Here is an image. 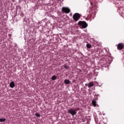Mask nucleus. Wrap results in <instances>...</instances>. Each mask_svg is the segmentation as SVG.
<instances>
[{
  "label": "nucleus",
  "instance_id": "423d86ee",
  "mask_svg": "<svg viewBox=\"0 0 124 124\" xmlns=\"http://www.w3.org/2000/svg\"><path fill=\"white\" fill-rule=\"evenodd\" d=\"M10 88H12V89H13V88H14V87H15V83L14 82V81H12L10 82Z\"/></svg>",
  "mask_w": 124,
  "mask_h": 124
},
{
  "label": "nucleus",
  "instance_id": "2eb2a0df",
  "mask_svg": "<svg viewBox=\"0 0 124 124\" xmlns=\"http://www.w3.org/2000/svg\"><path fill=\"white\" fill-rule=\"evenodd\" d=\"M85 86H86V87H87V86H88V84H85Z\"/></svg>",
  "mask_w": 124,
  "mask_h": 124
},
{
  "label": "nucleus",
  "instance_id": "f8f14e48",
  "mask_svg": "<svg viewBox=\"0 0 124 124\" xmlns=\"http://www.w3.org/2000/svg\"><path fill=\"white\" fill-rule=\"evenodd\" d=\"M86 47L88 49H90V48L92 47V45H91L90 44H87Z\"/></svg>",
  "mask_w": 124,
  "mask_h": 124
},
{
  "label": "nucleus",
  "instance_id": "6e6552de",
  "mask_svg": "<svg viewBox=\"0 0 124 124\" xmlns=\"http://www.w3.org/2000/svg\"><path fill=\"white\" fill-rule=\"evenodd\" d=\"M92 105H93L94 107H96V101L95 100H92Z\"/></svg>",
  "mask_w": 124,
  "mask_h": 124
},
{
  "label": "nucleus",
  "instance_id": "9b49d317",
  "mask_svg": "<svg viewBox=\"0 0 124 124\" xmlns=\"http://www.w3.org/2000/svg\"><path fill=\"white\" fill-rule=\"evenodd\" d=\"M5 121H6V119H5V118L0 119V123H4V122H5Z\"/></svg>",
  "mask_w": 124,
  "mask_h": 124
},
{
  "label": "nucleus",
  "instance_id": "ddd939ff",
  "mask_svg": "<svg viewBox=\"0 0 124 124\" xmlns=\"http://www.w3.org/2000/svg\"><path fill=\"white\" fill-rule=\"evenodd\" d=\"M62 67L65 68V69H68V68H69L68 66H67L66 64L64 65L63 66H62Z\"/></svg>",
  "mask_w": 124,
  "mask_h": 124
},
{
  "label": "nucleus",
  "instance_id": "1a4fd4ad",
  "mask_svg": "<svg viewBox=\"0 0 124 124\" xmlns=\"http://www.w3.org/2000/svg\"><path fill=\"white\" fill-rule=\"evenodd\" d=\"M93 82H89V83L88 84V87L89 88H92V87H93Z\"/></svg>",
  "mask_w": 124,
  "mask_h": 124
},
{
  "label": "nucleus",
  "instance_id": "f257e3e1",
  "mask_svg": "<svg viewBox=\"0 0 124 124\" xmlns=\"http://www.w3.org/2000/svg\"><path fill=\"white\" fill-rule=\"evenodd\" d=\"M78 25L81 29H86L88 27V24H87L86 21H79L78 22Z\"/></svg>",
  "mask_w": 124,
  "mask_h": 124
},
{
  "label": "nucleus",
  "instance_id": "9d476101",
  "mask_svg": "<svg viewBox=\"0 0 124 124\" xmlns=\"http://www.w3.org/2000/svg\"><path fill=\"white\" fill-rule=\"evenodd\" d=\"M57 79V76L55 75L52 76L51 78V80H53V81H55V80Z\"/></svg>",
  "mask_w": 124,
  "mask_h": 124
},
{
  "label": "nucleus",
  "instance_id": "7ed1b4c3",
  "mask_svg": "<svg viewBox=\"0 0 124 124\" xmlns=\"http://www.w3.org/2000/svg\"><path fill=\"white\" fill-rule=\"evenodd\" d=\"M62 11L63 13H66L68 14L70 13V9L67 7H63L62 9Z\"/></svg>",
  "mask_w": 124,
  "mask_h": 124
},
{
  "label": "nucleus",
  "instance_id": "0eeeda50",
  "mask_svg": "<svg viewBox=\"0 0 124 124\" xmlns=\"http://www.w3.org/2000/svg\"><path fill=\"white\" fill-rule=\"evenodd\" d=\"M64 84H66V85H68V84H70L71 82L68 79H65L64 80Z\"/></svg>",
  "mask_w": 124,
  "mask_h": 124
},
{
  "label": "nucleus",
  "instance_id": "39448f33",
  "mask_svg": "<svg viewBox=\"0 0 124 124\" xmlns=\"http://www.w3.org/2000/svg\"><path fill=\"white\" fill-rule=\"evenodd\" d=\"M124 43H119L117 45L118 50H123L124 49Z\"/></svg>",
  "mask_w": 124,
  "mask_h": 124
},
{
  "label": "nucleus",
  "instance_id": "f03ea898",
  "mask_svg": "<svg viewBox=\"0 0 124 124\" xmlns=\"http://www.w3.org/2000/svg\"><path fill=\"white\" fill-rule=\"evenodd\" d=\"M81 18V15L80 14L77 13L74 14L73 16V19L75 21V22H77L78 21H79L80 20V18Z\"/></svg>",
  "mask_w": 124,
  "mask_h": 124
},
{
  "label": "nucleus",
  "instance_id": "20e7f679",
  "mask_svg": "<svg viewBox=\"0 0 124 124\" xmlns=\"http://www.w3.org/2000/svg\"><path fill=\"white\" fill-rule=\"evenodd\" d=\"M68 113H69V114H71L72 116H75V115L77 114V112H76V110L72 108L69 109L68 111Z\"/></svg>",
  "mask_w": 124,
  "mask_h": 124
},
{
  "label": "nucleus",
  "instance_id": "4468645a",
  "mask_svg": "<svg viewBox=\"0 0 124 124\" xmlns=\"http://www.w3.org/2000/svg\"><path fill=\"white\" fill-rule=\"evenodd\" d=\"M35 116L38 117V118H40V114H39V113H36L35 114Z\"/></svg>",
  "mask_w": 124,
  "mask_h": 124
}]
</instances>
